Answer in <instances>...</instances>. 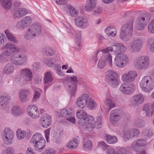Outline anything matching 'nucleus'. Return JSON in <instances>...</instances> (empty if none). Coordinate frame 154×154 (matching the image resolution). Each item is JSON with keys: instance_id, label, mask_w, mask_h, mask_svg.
<instances>
[{"instance_id": "obj_38", "label": "nucleus", "mask_w": 154, "mask_h": 154, "mask_svg": "<svg viewBox=\"0 0 154 154\" xmlns=\"http://www.w3.org/2000/svg\"><path fill=\"white\" fill-rule=\"evenodd\" d=\"M5 33L9 40L16 43L18 42L17 40L14 36L8 29L5 30Z\"/></svg>"}, {"instance_id": "obj_48", "label": "nucleus", "mask_w": 154, "mask_h": 154, "mask_svg": "<svg viewBox=\"0 0 154 154\" xmlns=\"http://www.w3.org/2000/svg\"><path fill=\"white\" fill-rule=\"evenodd\" d=\"M17 138L19 140H21L25 137L26 132L24 131H22L20 129H18L17 131Z\"/></svg>"}, {"instance_id": "obj_29", "label": "nucleus", "mask_w": 154, "mask_h": 154, "mask_svg": "<svg viewBox=\"0 0 154 154\" xmlns=\"http://www.w3.org/2000/svg\"><path fill=\"white\" fill-rule=\"evenodd\" d=\"M11 54L10 51L7 50L2 52L0 54V63H5L8 61V57Z\"/></svg>"}, {"instance_id": "obj_44", "label": "nucleus", "mask_w": 154, "mask_h": 154, "mask_svg": "<svg viewBox=\"0 0 154 154\" xmlns=\"http://www.w3.org/2000/svg\"><path fill=\"white\" fill-rule=\"evenodd\" d=\"M150 107L151 105L147 103L145 104L143 107V110L145 112L144 113L146 114V116H149L150 113L152 112L150 111Z\"/></svg>"}, {"instance_id": "obj_53", "label": "nucleus", "mask_w": 154, "mask_h": 154, "mask_svg": "<svg viewBox=\"0 0 154 154\" xmlns=\"http://www.w3.org/2000/svg\"><path fill=\"white\" fill-rule=\"evenodd\" d=\"M148 29L150 33H154V19L151 20L148 26Z\"/></svg>"}, {"instance_id": "obj_20", "label": "nucleus", "mask_w": 154, "mask_h": 154, "mask_svg": "<svg viewBox=\"0 0 154 154\" xmlns=\"http://www.w3.org/2000/svg\"><path fill=\"white\" fill-rule=\"evenodd\" d=\"M32 20L29 16H26L17 24V27L18 29H23L26 28L31 23Z\"/></svg>"}, {"instance_id": "obj_22", "label": "nucleus", "mask_w": 154, "mask_h": 154, "mask_svg": "<svg viewBox=\"0 0 154 154\" xmlns=\"http://www.w3.org/2000/svg\"><path fill=\"white\" fill-rule=\"evenodd\" d=\"M89 119L83 123L84 127L86 130L88 132L92 131L94 127V118L92 116H89Z\"/></svg>"}, {"instance_id": "obj_56", "label": "nucleus", "mask_w": 154, "mask_h": 154, "mask_svg": "<svg viewBox=\"0 0 154 154\" xmlns=\"http://www.w3.org/2000/svg\"><path fill=\"white\" fill-rule=\"evenodd\" d=\"M120 119L119 115H114L110 116V120L112 123H113L117 121Z\"/></svg>"}, {"instance_id": "obj_39", "label": "nucleus", "mask_w": 154, "mask_h": 154, "mask_svg": "<svg viewBox=\"0 0 154 154\" xmlns=\"http://www.w3.org/2000/svg\"><path fill=\"white\" fill-rule=\"evenodd\" d=\"M43 53L47 56H52L55 54V51L52 48L49 47L43 48L42 50Z\"/></svg>"}, {"instance_id": "obj_2", "label": "nucleus", "mask_w": 154, "mask_h": 154, "mask_svg": "<svg viewBox=\"0 0 154 154\" xmlns=\"http://www.w3.org/2000/svg\"><path fill=\"white\" fill-rule=\"evenodd\" d=\"M42 30V26L39 23H35L31 25L28 28L25 35L27 40L33 39L38 36Z\"/></svg>"}, {"instance_id": "obj_40", "label": "nucleus", "mask_w": 154, "mask_h": 154, "mask_svg": "<svg viewBox=\"0 0 154 154\" xmlns=\"http://www.w3.org/2000/svg\"><path fill=\"white\" fill-rule=\"evenodd\" d=\"M2 6L6 9H9L12 5V0H1Z\"/></svg>"}, {"instance_id": "obj_4", "label": "nucleus", "mask_w": 154, "mask_h": 154, "mask_svg": "<svg viewBox=\"0 0 154 154\" xmlns=\"http://www.w3.org/2000/svg\"><path fill=\"white\" fill-rule=\"evenodd\" d=\"M150 18V16L147 14H140L137 17L136 22V28L138 30H143Z\"/></svg>"}, {"instance_id": "obj_64", "label": "nucleus", "mask_w": 154, "mask_h": 154, "mask_svg": "<svg viewBox=\"0 0 154 154\" xmlns=\"http://www.w3.org/2000/svg\"><path fill=\"white\" fill-rule=\"evenodd\" d=\"M54 150L52 149L49 148L45 151L42 154H54Z\"/></svg>"}, {"instance_id": "obj_57", "label": "nucleus", "mask_w": 154, "mask_h": 154, "mask_svg": "<svg viewBox=\"0 0 154 154\" xmlns=\"http://www.w3.org/2000/svg\"><path fill=\"white\" fill-rule=\"evenodd\" d=\"M131 135H133V138L136 137L139 134V131L137 129L132 128L130 129Z\"/></svg>"}, {"instance_id": "obj_17", "label": "nucleus", "mask_w": 154, "mask_h": 154, "mask_svg": "<svg viewBox=\"0 0 154 154\" xmlns=\"http://www.w3.org/2000/svg\"><path fill=\"white\" fill-rule=\"evenodd\" d=\"M20 73L22 78L25 81L30 82L32 80V73L29 69H23L21 70Z\"/></svg>"}, {"instance_id": "obj_27", "label": "nucleus", "mask_w": 154, "mask_h": 154, "mask_svg": "<svg viewBox=\"0 0 154 154\" xmlns=\"http://www.w3.org/2000/svg\"><path fill=\"white\" fill-rule=\"evenodd\" d=\"M4 49H9L12 53V52H18L20 51L19 48L15 45L11 44L10 42H8L6 44L3 48Z\"/></svg>"}, {"instance_id": "obj_34", "label": "nucleus", "mask_w": 154, "mask_h": 154, "mask_svg": "<svg viewBox=\"0 0 154 154\" xmlns=\"http://www.w3.org/2000/svg\"><path fill=\"white\" fill-rule=\"evenodd\" d=\"M46 143L45 140H42L39 142H37L34 144V148L38 152H40L42 151L44 148Z\"/></svg>"}, {"instance_id": "obj_24", "label": "nucleus", "mask_w": 154, "mask_h": 154, "mask_svg": "<svg viewBox=\"0 0 154 154\" xmlns=\"http://www.w3.org/2000/svg\"><path fill=\"white\" fill-rule=\"evenodd\" d=\"M144 100V97L142 94H137L133 96L132 104L134 106L138 105L142 103Z\"/></svg>"}, {"instance_id": "obj_50", "label": "nucleus", "mask_w": 154, "mask_h": 154, "mask_svg": "<svg viewBox=\"0 0 154 154\" xmlns=\"http://www.w3.org/2000/svg\"><path fill=\"white\" fill-rule=\"evenodd\" d=\"M92 143L89 140H88L84 143V148L85 150H88L90 149L92 147Z\"/></svg>"}, {"instance_id": "obj_5", "label": "nucleus", "mask_w": 154, "mask_h": 154, "mask_svg": "<svg viewBox=\"0 0 154 154\" xmlns=\"http://www.w3.org/2000/svg\"><path fill=\"white\" fill-rule=\"evenodd\" d=\"M149 59L146 56H142L137 58L134 62L135 67L138 69H145L149 66Z\"/></svg>"}, {"instance_id": "obj_14", "label": "nucleus", "mask_w": 154, "mask_h": 154, "mask_svg": "<svg viewBox=\"0 0 154 154\" xmlns=\"http://www.w3.org/2000/svg\"><path fill=\"white\" fill-rule=\"evenodd\" d=\"M88 97V95L86 94L81 95L76 101L77 106L81 109L85 108L87 105Z\"/></svg>"}, {"instance_id": "obj_15", "label": "nucleus", "mask_w": 154, "mask_h": 154, "mask_svg": "<svg viewBox=\"0 0 154 154\" xmlns=\"http://www.w3.org/2000/svg\"><path fill=\"white\" fill-rule=\"evenodd\" d=\"M51 116L46 114H44L41 117L40 120V124L43 128H47L50 126L52 121Z\"/></svg>"}, {"instance_id": "obj_16", "label": "nucleus", "mask_w": 154, "mask_h": 154, "mask_svg": "<svg viewBox=\"0 0 154 154\" xmlns=\"http://www.w3.org/2000/svg\"><path fill=\"white\" fill-rule=\"evenodd\" d=\"M28 114L32 118L36 119L39 116V113L37 106L31 105L28 108Z\"/></svg>"}, {"instance_id": "obj_62", "label": "nucleus", "mask_w": 154, "mask_h": 154, "mask_svg": "<svg viewBox=\"0 0 154 154\" xmlns=\"http://www.w3.org/2000/svg\"><path fill=\"white\" fill-rule=\"evenodd\" d=\"M131 134L130 129L128 130L124 133L125 137L128 139L133 138V135Z\"/></svg>"}, {"instance_id": "obj_6", "label": "nucleus", "mask_w": 154, "mask_h": 154, "mask_svg": "<svg viewBox=\"0 0 154 154\" xmlns=\"http://www.w3.org/2000/svg\"><path fill=\"white\" fill-rule=\"evenodd\" d=\"M106 80L108 84L113 87L116 88L119 85L118 75L112 70L106 72Z\"/></svg>"}, {"instance_id": "obj_18", "label": "nucleus", "mask_w": 154, "mask_h": 154, "mask_svg": "<svg viewBox=\"0 0 154 154\" xmlns=\"http://www.w3.org/2000/svg\"><path fill=\"white\" fill-rule=\"evenodd\" d=\"M75 23L77 26L82 28H85L89 25L88 20L84 19L82 17L80 16L75 19Z\"/></svg>"}, {"instance_id": "obj_49", "label": "nucleus", "mask_w": 154, "mask_h": 154, "mask_svg": "<svg viewBox=\"0 0 154 154\" xmlns=\"http://www.w3.org/2000/svg\"><path fill=\"white\" fill-rule=\"evenodd\" d=\"M147 44L150 51L154 53V38H150L147 41Z\"/></svg>"}, {"instance_id": "obj_58", "label": "nucleus", "mask_w": 154, "mask_h": 154, "mask_svg": "<svg viewBox=\"0 0 154 154\" xmlns=\"http://www.w3.org/2000/svg\"><path fill=\"white\" fill-rule=\"evenodd\" d=\"M117 31L116 30L115 31H113L111 32H110L109 33L106 34V39H108V38H111L114 37L116 35Z\"/></svg>"}, {"instance_id": "obj_8", "label": "nucleus", "mask_w": 154, "mask_h": 154, "mask_svg": "<svg viewBox=\"0 0 154 154\" xmlns=\"http://www.w3.org/2000/svg\"><path fill=\"white\" fill-rule=\"evenodd\" d=\"M3 140L5 144H11L14 137V132L8 127L5 128L2 134Z\"/></svg>"}, {"instance_id": "obj_46", "label": "nucleus", "mask_w": 154, "mask_h": 154, "mask_svg": "<svg viewBox=\"0 0 154 154\" xmlns=\"http://www.w3.org/2000/svg\"><path fill=\"white\" fill-rule=\"evenodd\" d=\"M53 79L51 73L50 72H48L45 75L44 82L45 84H49L52 82Z\"/></svg>"}, {"instance_id": "obj_54", "label": "nucleus", "mask_w": 154, "mask_h": 154, "mask_svg": "<svg viewBox=\"0 0 154 154\" xmlns=\"http://www.w3.org/2000/svg\"><path fill=\"white\" fill-rule=\"evenodd\" d=\"M131 148L132 149L137 152H139L141 148L137 144V142L134 141L133 142L131 145Z\"/></svg>"}, {"instance_id": "obj_51", "label": "nucleus", "mask_w": 154, "mask_h": 154, "mask_svg": "<svg viewBox=\"0 0 154 154\" xmlns=\"http://www.w3.org/2000/svg\"><path fill=\"white\" fill-rule=\"evenodd\" d=\"M96 148L100 149L103 151L106 149V143L103 141H100L99 142L96 147Z\"/></svg>"}, {"instance_id": "obj_41", "label": "nucleus", "mask_w": 154, "mask_h": 154, "mask_svg": "<svg viewBox=\"0 0 154 154\" xmlns=\"http://www.w3.org/2000/svg\"><path fill=\"white\" fill-rule=\"evenodd\" d=\"M106 141L109 144H114L117 141V137L115 136H111L109 135L106 134Z\"/></svg>"}, {"instance_id": "obj_43", "label": "nucleus", "mask_w": 154, "mask_h": 154, "mask_svg": "<svg viewBox=\"0 0 154 154\" xmlns=\"http://www.w3.org/2000/svg\"><path fill=\"white\" fill-rule=\"evenodd\" d=\"M145 122L144 121L140 119H137L135 120L134 125L137 128H141L145 126Z\"/></svg>"}, {"instance_id": "obj_35", "label": "nucleus", "mask_w": 154, "mask_h": 154, "mask_svg": "<svg viewBox=\"0 0 154 154\" xmlns=\"http://www.w3.org/2000/svg\"><path fill=\"white\" fill-rule=\"evenodd\" d=\"M29 93V91L28 90L23 89L20 91V100L22 102H25L27 101V97Z\"/></svg>"}, {"instance_id": "obj_25", "label": "nucleus", "mask_w": 154, "mask_h": 154, "mask_svg": "<svg viewBox=\"0 0 154 154\" xmlns=\"http://www.w3.org/2000/svg\"><path fill=\"white\" fill-rule=\"evenodd\" d=\"M13 56L19 60L20 66L26 64L27 61L28 59L27 56L23 54H15Z\"/></svg>"}, {"instance_id": "obj_11", "label": "nucleus", "mask_w": 154, "mask_h": 154, "mask_svg": "<svg viewBox=\"0 0 154 154\" xmlns=\"http://www.w3.org/2000/svg\"><path fill=\"white\" fill-rule=\"evenodd\" d=\"M134 86L133 83H129L125 82L121 85L119 88V90L124 94H130L133 93L134 91L133 88Z\"/></svg>"}, {"instance_id": "obj_37", "label": "nucleus", "mask_w": 154, "mask_h": 154, "mask_svg": "<svg viewBox=\"0 0 154 154\" xmlns=\"http://www.w3.org/2000/svg\"><path fill=\"white\" fill-rule=\"evenodd\" d=\"M67 8L69 9V14L72 17H75L79 14L78 11L75 9L74 7L69 5H67Z\"/></svg>"}, {"instance_id": "obj_36", "label": "nucleus", "mask_w": 154, "mask_h": 154, "mask_svg": "<svg viewBox=\"0 0 154 154\" xmlns=\"http://www.w3.org/2000/svg\"><path fill=\"white\" fill-rule=\"evenodd\" d=\"M12 114L14 116H18L22 114L23 110L22 109L17 106H13L11 110Z\"/></svg>"}, {"instance_id": "obj_52", "label": "nucleus", "mask_w": 154, "mask_h": 154, "mask_svg": "<svg viewBox=\"0 0 154 154\" xmlns=\"http://www.w3.org/2000/svg\"><path fill=\"white\" fill-rule=\"evenodd\" d=\"M134 141L135 142H137V144L141 148V147L144 146L146 145V140L143 139H137Z\"/></svg>"}, {"instance_id": "obj_19", "label": "nucleus", "mask_w": 154, "mask_h": 154, "mask_svg": "<svg viewBox=\"0 0 154 154\" xmlns=\"http://www.w3.org/2000/svg\"><path fill=\"white\" fill-rule=\"evenodd\" d=\"M89 116H92L91 115H88L87 113L83 110H80L79 111L77 112V118L80 119L78 121V123L81 125H82L83 123L86 121L87 120L89 119Z\"/></svg>"}, {"instance_id": "obj_12", "label": "nucleus", "mask_w": 154, "mask_h": 154, "mask_svg": "<svg viewBox=\"0 0 154 154\" xmlns=\"http://www.w3.org/2000/svg\"><path fill=\"white\" fill-rule=\"evenodd\" d=\"M72 110L69 108H66L62 110L60 112L61 116L71 122L74 123L75 119L72 116Z\"/></svg>"}, {"instance_id": "obj_55", "label": "nucleus", "mask_w": 154, "mask_h": 154, "mask_svg": "<svg viewBox=\"0 0 154 154\" xmlns=\"http://www.w3.org/2000/svg\"><path fill=\"white\" fill-rule=\"evenodd\" d=\"M106 104L109 107L108 111H109L111 108L115 107L114 102L110 99H108L106 100Z\"/></svg>"}, {"instance_id": "obj_23", "label": "nucleus", "mask_w": 154, "mask_h": 154, "mask_svg": "<svg viewBox=\"0 0 154 154\" xmlns=\"http://www.w3.org/2000/svg\"><path fill=\"white\" fill-rule=\"evenodd\" d=\"M11 99V96L8 94L5 93L0 96V106L2 108L5 109L7 103Z\"/></svg>"}, {"instance_id": "obj_13", "label": "nucleus", "mask_w": 154, "mask_h": 154, "mask_svg": "<svg viewBox=\"0 0 154 154\" xmlns=\"http://www.w3.org/2000/svg\"><path fill=\"white\" fill-rule=\"evenodd\" d=\"M137 75L136 72L134 71H130L128 73L123 74L122 77V80L125 82L130 83H132Z\"/></svg>"}, {"instance_id": "obj_47", "label": "nucleus", "mask_w": 154, "mask_h": 154, "mask_svg": "<svg viewBox=\"0 0 154 154\" xmlns=\"http://www.w3.org/2000/svg\"><path fill=\"white\" fill-rule=\"evenodd\" d=\"M106 60L105 55H103L99 60L98 64V67L100 69L103 68L105 66V62Z\"/></svg>"}, {"instance_id": "obj_28", "label": "nucleus", "mask_w": 154, "mask_h": 154, "mask_svg": "<svg viewBox=\"0 0 154 154\" xmlns=\"http://www.w3.org/2000/svg\"><path fill=\"white\" fill-rule=\"evenodd\" d=\"M79 141V137H75L73 138L72 140H71L67 144V146L68 148L71 149H73L75 148L78 145Z\"/></svg>"}, {"instance_id": "obj_61", "label": "nucleus", "mask_w": 154, "mask_h": 154, "mask_svg": "<svg viewBox=\"0 0 154 154\" xmlns=\"http://www.w3.org/2000/svg\"><path fill=\"white\" fill-rule=\"evenodd\" d=\"M40 96V93L38 91H34V94L32 99V101L33 102H35L38 100Z\"/></svg>"}, {"instance_id": "obj_33", "label": "nucleus", "mask_w": 154, "mask_h": 154, "mask_svg": "<svg viewBox=\"0 0 154 154\" xmlns=\"http://www.w3.org/2000/svg\"><path fill=\"white\" fill-rule=\"evenodd\" d=\"M42 140H45L41 134L40 133H36L32 136L30 142L34 144L37 142H40Z\"/></svg>"}, {"instance_id": "obj_3", "label": "nucleus", "mask_w": 154, "mask_h": 154, "mask_svg": "<svg viewBox=\"0 0 154 154\" xmlns=\"http://www.w3.org/2000/svg\"><path fill=\"white\" fill-rule=\"evenodd\" d=\"M133 28V22L125 24L122 26L120 37L122 41L127 42L129 40L132 36Z\"/></svg>"}, {"instance_id": "obj_26", "label": "nucleus", "mask_w": 154, "mask_h": 154, "mask_svg": "<svg viewBox=\"0 0 154 154\" xmlns=\"http://www.w3.org/2000/svg\"><path fill=\"white\" fill-rule=\"evenodd\" d=\"M27 13V10L24 8H19L16 10L14 14L15 19L19 18L25 15Z\"/></svg>"}, {"instance_id": "obj_45", "label": "nucleus", "mask_w": 154, "mask_h": 154, "mask_svg": "<svg viewBox=\"0 0 154 154\" xmlns=\"http://www.w3.org/2000/svg\"><path fill=\"white\" fill-rule=\"evenodd\" d=\"M87 105L91 109H93L96 107L97 105L93 100L89 98L88 99Z\"/></svg>"}, {"instance_id": "obj_21", "label": "nucleus", "mask_w": 154, "mask_h": 154, "mask_svg": "<svg viewBox=\"0 0 154 154\" xmlns=\"http://www.w3.org/2000/svg\"><path fill=\"white\" fill-rule=\"evenodd\" d=\"M97 4V0H86L84 7L85 11L88 12H92L96 8Z\"/></svg>"}, {"instance_id": "obj_1", "label": "nucleus", "mask_w": 154, "mask_h": 154, "mask_svg": "<svg viewBox=\"0 0 154 154\" xmlns=\"http://www.w3.org/2000/svg\"><path fill=\"white\" fill-rule=\"evenodd\" d=\"M127 49L126 46L120 43H115L112 47L106 48V64L110 66H112V57L109 51H112L115 54H123L125 52Z\"/></svg>"}, {"instance_id": "obj_32", "label": "nucleus", "mask_w": 154, "mask_h": 154, "mask_svg": "<svg viewBox=\"0 0 154 154\" xmlns=\"http://www.w3.org/2000/svg\"><path fill=\"white\" fill-rule=\"evenodd\" d=\"M42 140H45L41 134L40 133H36L32 136L30 142L34 144L37 142H40Z\"/></svg>"}, {"instance_id": "obj_7", "label": "nucleus", "mask_w": 154, "mask_h": 154, "mask_svg": "<svg viewBox=\"0 0 154 154\" xmlns=\"http://www.w3.org/2000/svg\"><path fill=\"white\" fill-rule=\"evenodd\" d=\"M140 87L146 92H149L154 88V85L152 82L151 77L149 76H144L140 83Z\"/></svg>"}, {"instance_id": "obj_60", "label": "nucleus", "mask_w": 154, "mask_h": 154, "mask_svg": "<svg viewBox=\"0 0 154 154\" xmlns=\"http://www.w3.org/2000/svg\"><path fill=\"white\" fill-rule=\"evenodd\" d=\"M102 12V8L99 7L95 8L94 10L92 12V14L95 15L98 14H100Z\"/></svg>"}, {"instance_id": "obj_59", "label": "nucleus", "mask_w": 154, "mask_h": 154, "mask_svg": "<svg viewBox=\"0 0 154 154\" xmlns=\"http://www.w3.org/2000/svg\"><path fill=\"white\" fill-rule=\"evenodd\" d=\"M14 150L11 147L5 149L3 152V154H14Z\"/></svg>"}, {"instance_id": "obj_31", "label": "nucleus", "mask_w": 154, "mask_h": 154, "mask_svg": "<svg viewBox=\"0 0 154 154\" xmlns=\"http://www.w3.org/2000/svg\"><path fill=\"white\" fill-rule=\"evenodd\" d=\"M70 79L72 84V89L70 90V92L72 96L74 95L77 88V83L78 82L77 78L75 76L70 77Z\"/></svg>"}, {"instance_id": "obj_42", "label": "nucleus", "mask_w": 154, "mask_h": 154, "mask_svg": "<svg viewBox=\"0 0 154 154\" xmlns=\"http://www.w3.org/2000/svg\"><path fill=\"white\" fill-rule=\"evenodd\" d=\"M77 36H76V48L78 50H79L81 49L82 47L81 44V33L79 32L77 33Z\"/></svg>"}, {"instance_id": "obj_10", "label": "nucleus", "mask_w": 154, "mask_h": 154, "mask_svg": "<svg viewBox=\"0 0 154 154\" xmlns=\"http://www.w3.org/2000/svg\"><path fill=\"white\" fill-rule=\"evenodd\" d=\"M143 45V41L141 38H136L131 43V49L132 52H137Z\"/></svg>"}, {"instance_id": "obj_30", "label": "nucleus", "mask_w": 154, "mask_h": 154, "mask_svg": "<svg viewBox=\"0 0 154 154\" xmlns=\"http://www.w3.org/2000/svg\"><path fill=\"white\" fill-rule=\"evenodd\" d=\"M14 70V66L11 63H8L6 64L3 69V72L7 74L12 73Z\"/></svg>"}, {"instance_id": "obj_63", "label": "nucleus", "mask_w": 154, "mask_h": 154, "mask_svg": "<svg viewBox=\"0 0 154 154\" xmlns=\"http://www.w3.org/2000/svg\"><path fill=\"white\" fill-rule=\"evenodd\" d=\"M45 63L47 66L49 67L52 66L54 64V63L52 62L51 59H50L45 60Z\"/></svg>"}, {"instance_id": "obj_9", "label": "nucleus", "mask_w": 154, "mask_h": 154, "mask_svg": "<svg viewBox=\"0 0 154 154\" xmlns=\"http://www.w3.org/2000/svg\"><path fill=\"white\" fill-rule=\"evenodd\" d=\"M116 55L115 58V63L119 67H123L128 63L129 59L128 56L124 54H116Z\"/></svg>"}]
</instances>
